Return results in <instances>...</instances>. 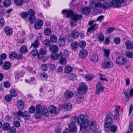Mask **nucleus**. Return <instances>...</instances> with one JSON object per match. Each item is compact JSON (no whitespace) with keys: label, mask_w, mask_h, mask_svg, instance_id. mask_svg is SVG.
I'll list each match as a JSON object with an SVG mask.
<instances>
[{"label":"nucleus","mask_w":133,"mask_h":133,"mask_svg":"<svg viewBox=\"0 0 133 133\" xmlns=\"http://www.w3.org/2000/svg\"><path fill=\"white\" fill-rule=\"evenodd\" d=\"M63 14L66 13L67 17H70L72 20L76 21L80 20L82 18L83 16L81 14H75L72 11L63 10L62 11Z\"/></svg>","instance_id":"obj_1"},{"label":"nucleus","mask_w":133,"mask_h":133,"mask_svg":"<svg viewBox=\"0 0 133 133\" xmlns=\"http://www.w3.org/2000/svg\"><path fill=\"white\" fill-rule=\"evenodd\" d=\"M98 38L99 41L102 42L104 41V36L103 35L102 33H99L98 34Z\"/></svg>","instance_id":"obj_52"},{"label":"nucleus","mask_w":133,"mask_h":133,"mask_svg":"<svg viewBox=\"0 0 133 133\" xmlns=\"http://www.w3.org/2000/svg\"><path fill=\"white\" fill-rule=\"evenodd\" d=\"M101 82H98L97 83L96 85V93L97 94H99L103 91L104 89V88L102 86H101Z\"/></svg>","instance_id":"obj_16"},{"label":"nucleus","mask_w":133,"mask_h":133,"mask_svg":"<svg viewBox=\"0 0 133 133\" xmlns=\"http://www.w3.org/2000/svg\"><path fill=\"white\" fill-rule=\"evenodd\" d=\"M3 4L4 7H8L11 5V1L10 0H5L3 2Z\"/></svg>","instance_id":"obj_36"},{"label":"nucleus","mask_w":133,"mask_h":133,"mask_svg":"<svg viewBox=\"0 0 133 133\" xmlns=\"http://www.w3.org/2000/svg\"><path fill=\"white\" fill-rule=\"evenodd\" d=\"M5 22L4 19L2 18H0V27L4 26Z\"/></svg>","instance_id":"obj_63"},{"label":"nucleus","mask_w":133,"mask_h":133,"mask_svg":"<svg viewBox=\"0 0 133 133\" xmlns=\"http://www.w3.org/2000/svg\"><path fill=\"white\" fill-rule=\"evenodd\" d=\"M101 66L104 69L111 68L113 67V64L110 59H105Z\"/></svg>","instance_id":"obj_6"},{"label":"nucleus","mask_w":133,"mask_h":133,"mask_svg":"<svg viewBox=\"0 0 133 133\" xmlns=\"http://www.w3.org/2000/svg\"><path fill=\"white\" fill-rule=\"evenodd\" d=\"M104 54L103 56L105 57V59H109V54H110V50L106 49L103 50Z\"/></svg>","instance_id":"obj_30"},{"label":"nucleus","mask_w":133,"mask_h":133,"mask_svg":"<svg viewBox=\"0 0 133 133\" xmlns=\"http://www.w3.org/2000/svg\"><path fill=\"white\" fill-rule=\"evenodd\" d=\"M78 45L80 48H83L86 46V42L84 41H81L80 42Z\"/></svg>","instance_id":"obj_53"},{"label":"nucleus","mask_w":133,"mask_h":133,"mask_svg":"<svg viewBox=\"0 0 133 133\" xmlns=\"http://www.w3.org/2000/svg\"><path fill=\"white\" fill-rule=\"evenodd\" d=\"M36 19L35 16H30L29 17V20L30 24H32Z\"/></svg>","instance_id":"obj_46"},{"label":"nucleus","mask_w":133,"mask_h":133,"mask_svg":"<svg viewBox=\"0 0 133 133\" xmlns=\"http://www.w3.org/2000/svg\"><path fill=\"white\" fill-rule=\"evenodd\" d=\"M73 95V92L69 90L65 91L64 93V96L66 99L70 98L72 97Z\"/></svg>","instance_id":"obj_14"},{"label":"nucleus","mask_w":133,"mask_h":133,"mask_svg":"<svg viewBox=\"0 0 133 133\" xmlns=\"http://www.w3.org/2000/svg\"><path fill=\"white\" fill-rule=\"evenodd\" d=\"M11 63L9 62H6L2 66V68L5 70H8L10 68Z\"/></svg>","instance_id":"obj_26"},{"label":"nucleus","mask_w":133,"mask_h":133,"mask_svg":"<svg viewBox=\"0 0 133 133\" xmlns=\"http://www.w3.org/2000/svg\"><path fill=\"white\" fill-rule=\"evenodd\" d=\"M71 46L72 49L73 50H75L78 47L79 45L77 42H73L71 43Z\"/></svg>","instance_id":"obj_35"},{"label":"nucleus","mask_w":133,"mask_h":133,"mask_svg":"<svg viewBox=\"0 0 133 133\" xmlns=\"http://www.w3.org/2000/svg\"><path fill=\"white\" fill-rule=\"evenodd\" d=\"M56 108L54 105H51L49 108V111L50 113L55 114H57L58 113V111L56 110Z\"/></svg>","instance_id":"obj_22"},{"label":"nucleus","mask_w":133,"mask_h":133,"mask_svg":"<svg viewBox=\"0 0 133 133\" xmlns=\"http://www.w3.org/2000/svg\"><path fill=\"white\" fill-rule=\"evenodd\" d=\"M17 56V53L14 51L11 52L9 55V58L12 59H14L16 58V57Z\"/></svg>","instance_id":"obj_40"},{"label":"nucleus","mask_w":133,"mask_h":133,"mask_svg":"<svg viewBox=\"0 0 133 133\" xmlns=\"http://www.w3.org/2000/svg\"><path fill=\"white\" fill-rule=\"evenodd\" d=\"M91 12V9L87 7L84 8L82 9V13L85 15L89 14Z\"/></svg>","instance_id":"obj_23"},{"label":"nucleus","mask_w":133,"mask_h":133,"mask_svg":"<svg viewBox=\"0 0 133 133\" xmlns=\"http://www.w3.org/2000/svg\"><path fill=\"white\" fill-rule=\"evenodd\" d=\"M125 45L127 48L128 49H130L133 48V43L130 41H127L125 42Z\"/></svg>","instance_id":"obj_33"},{"label":"nucleus","mask_w":133,"mask_h":133,"mask_svg":"<svg viewBox=\"0 0 133 133\" xmlns=\"http://www.w3.org/2000/svg\"><path fill=\"white\" fill-rule=\"evenodd\" d=\"M70 24L71 26L73 27L76 26L77 25V21L72 20L70 22Z\"/></svg>","instance_id":"obj_59"},{"label":"nucleus","mask_w":133,"mask_h":133,"mask_svg":"<svg viewBox=\"0 0 133 133\" xmlns=\"http://www.w3.org/2000/svg\"><path fill=\"white\" fill-rule=\"evenodd\" d=\"M89 123V121L87 119H85L84 121L80 124L79 125L80 126V130L83 132L85 133L87 131V129L88 128Z\"/></svg>","instance_id":"obj_5"},{"label":"nucleus","mask_w":133,"mask_h":133,"mask_svg":"<svg viewBox=\"0 0 133 133\" xmlns=\"http://www.w3.org/2000/svg\"><path fill=\"white\" fill-rule=\"evenodd\" d=\"M89 124V128L91 130H94L96 129L97 125L95 121H92Z\"/></svg>","instance_id":"obj_17"},{"label":"nucleus","mask_w":133,"mask_h":133,"mask_svg":"<svg viewBox=\"0 0 133 133\" xmlns=\"http://www.w3.org/2000/svg\"><path fill=\"white\" fill-rule=\"evenodd\" d=\"M76 74L74 73H71L68 76V79L69 80H74L76 77Z\"/></svg>","instance_id":"obj_43"},{"label":"nucleus","mask_w":133,"mask_h":133,"mask_svg":"<svg viewBox=\"0 0 133 133\" xmlns=\"http://www.w3.org/2000/svg\"><path fill=\"white\" fill-rule=\"evenodd\" d=\"M50 39L51 42L55 43L57 41V38L55 35H52L50 37Z\"/></svg>","instance_id":"obj_51"},{"label":"nucleus","mask_w":133,"mask_h":133,"mask_svg":"<svg viewBox=\"0 0 133 133\" xmlns=\"http://www.w3.org/2000/svg\"><path fill=\"white\" fill-rule=\"evenodd\" d=\"M28 15L30 16H35V12L33 10L30 9H29L28 11Z\"/></svg>","instance_id":"obj_50"},{"label":"nucleus","mask_w":133,"mask_h":133,"mask_svg":"<svg viewBox=\"0 0 133 133\" xmlns=\"http://www.w3.org/2000/svg\"><path fill=\"white\" fill-rule=\"evenodd\" d=\"M43 22L42 20L40 19H37L34 24V28L37 30L41 29L43 25Z\"/></svg>","instance_id":"obj_9"},{"label":"nucleus","mask_w":133,"mask_h":133,"mask_svg":"<svg viewBox=\"0 0 133 133\" xmlns=\"http://www.w3.org/2000/svg\"><path fill=\"white\" fill-rule=\"evenodd\" d=\"M48 78V75L46 73L44 72L42 73L40 75V78L43 81L46 80Z\"/></svg>","instance_id":"obj_38"},{"label":"nucleus","mask_w":133,"mask_h":133,"mask_svg":"<svg viewBox=\"0 0 133 133\" xmlns=\"http://www.w3.org/2000/svg\"><path fill=\"white\" fill-rule=\"evenodd\" d=\"M78 92L81 94H85L88 91V87L85 83H82L79 87L77 90Z\"/></svg>","instance_id":"obj_7"},{"label":"nucleus","mask_w":133,"mask_h":133,"mask_svg":"<svg viewBox=\"0 0 133 133\" xmlns=\"http://www.w3.org/2000/svg\"><path fill=\"white\" fill-rule=\"evenodd\" d=\"M112 115L111 113L109 114L105 117L104 125L105 128H108L111 125L112 123L111 117Z\"/></svg>","instance_id":"obj_4"},{"label":"nucleus","mask_w":133,"mask_h":133,"mask_svg":"<svg viewBox=\"0 0 133 133\" xmlns=\"http://www.w3.org/2000/svg\"><path fill=\"white\" fill-rule=\"evenodd\" d=\"M102 4L99 2L95 3L94 6L95 8H102Z\"/></svg>","instance_id":"obj_55"},{"label":"nucleus","mask_w":133,"mask_h":133,"mask_svg":"<svg viewBox=\"0 0 133 133\" xmlns=\"http://www.w3.org/2000/svg\"><path fill=\"white\" fill-rule=\"evenodd\" d=\"M20 51L22 53H26L27 51V47L25 45L22 46L20 48Z\"/></svg>","instance_id":"obj_42"},{"label":"nucleus","mask_w":133,"mask_h":133,"mask_svg":"<svg viewBox=\"0 0 133 133\" xmlns=\"http://www.w3.org/2000/svg\"><path fill=\"white\" fill-rule=\"evenodd\" d=\"M84 115L82 114L80 115L78 118L76 116H74L73 117L74 120H75V121H76V119H77V121L78 125L80 124L81 123L84 121Z\"/></svg>","instance_id":"obj_12"},{"label":"nucleus","mask_w":133,"mask_h":133,"mask_svg":"<svg viewBox=\"0 0 133 133\" xmlns=\"http://www.w3.org/2000/svg\"><path fill=\"white\" fill-rule=\"evenodd\" d=\"M65 43V38H60L57 41V44L60 46H63Z\"/></svg>","instance_id":"obj_27"},{"label":"nucleus","mask_w":133,"mask_h":133,"mask_svg":"<svg viewBox=\"0 0 133 133\" xmlns=\"http://www.w3.org/2000/svg\"><path fill=\"white\" fill-rule=\"evenodd\" d=\"M125 55L126 56L129 58H131L133 57V52L128 51L126 52Z\"/></svg>","instance_id":"obj_60"},{"label":"nucleus","mask_w":133,"mask_h":133,"mask_svg":"<svg viewBox=\"0 0 133 133\" xmlns=\"http://www.w3.org/2000/svg\"><path fill=\"white\" fill-rule=\"evenodd\" d=\"M21 15L22 18L24 19L28 16V15L27 12H23L21 13Z\"/></svg>","instance_id":"obj_64"},{"label":"nucleus","mask_w":133,"mask_h":133,"mask_svg":"<svg viewBox=\"0 0 133 133\" xmlns=\"http://www.w3.org/2000/svg\"><path fill=\"white\" fill-rule=\"evenodd\" d=\"M50 41L49 39H47L45 40L43 42V44L46 46H48L50 45Z\"/></svg>","instance_id":"obj_61"},{"label":"nucleus","mask_w":133,"mask_h":133,"mask_svg":"<svg viewBox=\"0 0 133 133\" xmlns=\"http://www.w3.org/2000/svg\"><path fill=\"white\" fill-rule=\"evenodd\" d=\"M14 4L18 6H21L23 5L24 3L23 0H14Z\"/></svg>","instance_id":"obj_34"},{"label":"nucleus","mask_w":133,"mask_h":133,"mask_svg":"<svg viewBox=\"0 0 133 133\" xmlns=\"http://www.w3.org/2000/svg\"><path fill=\"white\" fill-rule=\"evenodd\" d=\"M85 78L87 81H90L93 79V76L92 75H85Z\"/></svg>","instance_id":"obj_48"},{"label":"nucleus","mask_w":133,"mask_h":133,"mask_svg":"<svg viewBox=\"0 0 133 133\" xmlns=\"http://www.w3.org/2000/svg\"><path fill=\"white\" fill-rule=\"evenodd\" d=\"M72 70V67L70 66H68L66 67L65 71L66 73H68L71 72Z\"/></svg>","instance_id":"obj_49"},{"label":"nucleus","mask_w":133,"mask_h":133,"mask_svg":"<svg viewBox=\"0 0 133 133\" xmlns=\"http://www.w3.org/2000/svg\"><path fill=\"white\" fill-rule=\"evenodd\" d=\"M42 113L44 116L46 117H48L49 115L48 111V109L45 108L42 109Z\"/></svg>","instance_id":"obj_37"},{"label":"nucleus","mask_w":133,"mask_h":133,"mask_svg":"<svg viewBox=\"0 0 133 133\" xmlns=\"http://www.w3.org/2000/svg\"><path fill=\"white\" fill-rule=\"evenodd\" d=\"M76 100L78 103H79L83 102L84 99L83 96L81 94L79 95H76Z\"/></svg>","instance_id":"obj_28"},{"label":"nucleus","mask_w":133,"mask_h":133,"mask_svg":"<svg viewBox=\"0 0 133 133\" xmlns=\"http://www.w3.org/2000/svg\"><path fill=\"white\" fill-rule=\"evenodd\" d=\"M45 34L47 36H50L51 34V31L49 29L46 28L44 31Z\"/></svg>","instance_id":"obj_45"},{"label":"nucleus","mask_w":133,"mask_h":133,"mask_svg":"<svg viewBox=\"0 0 133 133\" xmlns=\"http://www.w3.org/2000/svg\"><path fill=\"white\" fill-rule=\"evenodd\" d=\"M4 16V10L3 6L0 5V17H2Z\"/></svg>","instance_id":"obj_44"},{"label":"nucleus","mask_w":133,"mask_h":133,"mask_svg":"<svg viewBox=\"0 0 133 133\" xmlns=\"http://www.w3.org/2000/svg\"><path fill=\"white\" fill-rule=\"evenodd\" d=\"M116 61L117 64L121 65H124L127 62L126 58L125 57L122 56L118 57L116 59Z\"/></svg>","instance_id":"obj_10"},{"label":"nucleus","mask_w":133,"mask_h":133,"mask_svg":"<svg viewBox=\"0 0 133 133\" xmlns=\"http://www.w3.org/2000/svg\"><path fill=\"white\" fill-rule=\"evenodd\" d=\"M19 116H21L25 120H29L30 117V115L28 111H25L24 112L19 110L18 111L16 115H15L16 118L17 119L20 120Z\"/></svg>","instance_id":"obj_2"},{"label":"nucleus","mask_w":133,"mask_h":133,"mask_svg":"<svg viewBox=\"0 0 133 133\" xmlns=\"http://www.w3.org/2000/svg\"><path fill=\"white\" fill-rule=\"evenodd\" d=\"M39 46V43L37 40H36L34 41L33 43L31 44L30 48L33 47L36 49Z\"/></svg>","instance_id":"obj_41"},{"label":"nucleus","mask_w":133,"mask_h":133,"mask_svg":"<svg viewBox=\"0 0 133 133\" xmlns=\"http://www.w3.org/2000/svg\"><path fill=\"white\" fill-rule=\"evenodd\" d=\"M69 130L73 133H76L77 131V128L74 122H72L69 124Z\"/></svg>","instance_id":"obj_11"},{"label":"nucleus","mask_w":133,"mask_h":133,"mask_svg":"<svg viewBox=\"0 0 133 133\" xmlns=\"http://www.w3.org/2000/svg\"><path fill=\"white\" fill-rule=\"evenodd\" d=\"M63 56V54L61 52H60L59 54L57 55L55 53L51 54L50 55V57L51 59L53 60H55L57 59L58 58H60L61 57Z\"/></svg>","instance_id":"obj_15"},{"label":"nucleus","mask_w":133,"mask_h":133,"mask_svg":"<svg viewBox=\"0 0 133 133\" xmlns=\"http://www.w3.org/2000/svg\"><path fill=\"white\" fill-rule=\"evenodd\" d=\"M94 20H90L88 23V25L90 27L88 28L87 30L88 32L91 33L96 30L98 27V25L97 24H93L94 22Z\"/></svg>","instance_id":"obj_3"},{"label":"nucleus","mask_w":133,"mask_h":133,"mask_svg":"<svg viewBox=\"0 0 133 133\" xmlns=\"http://www.w3.org/2000/svg\"><path fill=\"white\" fill-rule=\"evenodd\" d=\"M36 112H41L42 107L41 105H37L36 106Z\"/></svg>","instance_id":"obj_62"},{"label":"nucleus","mask_w":133,"mask_h":133,"mask_svg":"<svg viewBox=\"0 0 133 133\" xmlns=\"http://www.w3.org/2000/svg\"><path fill=\"white\" fill-rule=\"evenodd\" d=\"M62 57H60L61 59L59 61V63L61 64L64 65L66 64L67 60L66 58H63Z\"/></svg>","instance_id":"obj_47"},{"label":"nucleus","mask_w":133,"mask_h":133,"mask_svg":"<svg viewBox=\"0 0 133 133\" xmlns=\"http://www.w3.org/2000/svg\"><path fill=\"white\" fill-rule=\"evenodd\" d=\"M10 125L9 123H6L3 125L2 128L4 130L7 131L10 130Z\"/></svg>","instance_id":"obj_32"},{"label":"nucleus","mask_w":133,"mask_h":133,"mask_svg":"<svg viewBox=\"0 0 133 133\" xmlns=\"http://www.w3.org/2000/svg\"><path fill=\"white\" fill-rule=\"evenodd\" d=\"M79 34V32L77 31L74 30L72 32L71 36L72 38H76L78 36Z\"/></svg>","instance_id":"obj_39"},{"label":"nucleus","mask_w":133,"mask_h":133,"mask_svg":"<svg viewBox=\"0 0 133 133\" xmlns=\"http://www.w3.org/2000/svg\"><path fill=\"white\" fill-rule=\"evenodd\" d=\"M63 108L66 111H70L72 109V106L70 103H67L64 105Z\"/></svg>","instance_id":"obj_25"},{"label":"nucleus","mask_w":133,"mask_h":133,"mask_svg":"<svg viewBox=\"0 0 133 133\" xmlns=\"http://www.w3.org/2000/svg\"><path fill=\"white\" fill-rule=\"evenodd\" d=\"M17 107L18 109L22 110L24 108V104L22 100L18 101L17 102Z\"/></svg>","instance_id":"obj_24"},{"label":"nucleus","mask_w":133,"mask_h":133,"mask_svg":"<svg viewBox=\"0 0 133 133\" xmlns=\"http://www.w3.org/2000/svg\"><path fill=\"white\" fill-rule=\"evenodd\" d=\"M91 61L94 63H96L98 61V57L96 54H93L90 58Z\"/></svg>","instance_id":"obj_31"},{"label":"nucleus","mask_w":133,"mask_h":133,"mask_svg":"<svg viewBox=\"0 0 133 133\" xmlns=\"http://www.w3.org/2000/svg\"><path fill=\"white\" fill-rule=\"evenodd\" d=\"M39 54H38L37 55V56L39 59H41L43 57V56L41 57L40 55L42 56L46 55L47 53V51L44 48H41L40 49L39 51Z\"/></svg>","instance_id":"obj_18"},{"label":"nucleus","mask_w":133,"mask_h":133,"mask_svg":"<svg viewBox=\"0 0 133 133\" xmlns=\"http://www.w3.org/2000/svg\"><path fill=\"white\" fill-rule=\"evenodd\" d=\"M88 52L87 50L83 49L81 50L79 54V56L80 58H84L88 55Z\"/></svg>","instance_id":"obj_20"},{"label":"nucleus","mask_w":133,"mask_h":133,"mask_svg":"<svg viewBox=\"0 0 133 133\" xmlns=\"http://www.w3.org/2000/svg\"><path fill=\"white\" fill-rule=\"evenodd\" d=\"M49 50L53 53H55L58 52L59 50L57 46L56 45H50L49 48Z\"/></svg>","instance_id":"obj_19"},{"label":"nucleus","mask_w":133,"mask_h":133,"mask_svg":"<svg viewBox=\"0 0 133 133\" xmlns=\"http://www.w3.org/2000/svg\"><path fill=\"white\" fill-rule=\"evenodd\" d=\"M110 129L112 132H114L117 131V127L115 125H112L110 127Z\"/></svg>","instance_id":"obj_57"},{"label":"nucleus","mask_w":133,"mask_h":133,"mask_svg":"<svg viewBox=\"0 0 133 133\" xmlns=\"http://www.w3.org/2000/svg\"><path fill=\"white\" fill-rule=\"evenodd\" d=\"M10 94L11 96L13 97H16L17 95L16 91L14 89L11 90L10 91Z\"/></svg>","instance_id":"obj_54"},{"label":"nucleus","mask_w":133,"mask_h":133,"mask_svg":"<svg viewBox=\"0 0 133 133\" xmlns=\"http://www.w3.org/2000/svg\"><path fill=\"white\" fill-rule=\"evenodd\" d=\"M127 0H112L111 3L112 6L116 8H119L121 4L125 3Z\"/></svg>","instance_id":"obj_8"},{"label":"nucleus","mask_w":133,"mask_h":133,"mask_svg":"<svg viewBox=\"0 0 133 133\" xmlns=\"http://www.w3.org/2000/svg\"><path fill=\"white\" fill-rule=\"evenodd\" d=\"M112 5L111 3H110L107 2H105L102 4V8L104 9L108 8L111 7Z\"/></svg>","instance_id":"obj_29"},{"label":"nucleus","mask_w":133,"mask_h":133,"mask_svg":"<svg viewBox=\"0 0 133 133\" xmlns=\"http://www.w3.org/2000/svg\"><path fill=\"white\" fill-rule=\"evenodd\" d=\"M4 29L5 33L8 35H10L13 33L12 29L9 26L5 27Z\"/></svg>","instance_id":"obj_21"},{"label":"nucleus","mask_w":133,"mask_h":133,"mask_svg":"<svg viewBox=\"0 0 133 133\" xmlns=\"http://www.w3.org/2000/svg\"><path fill=\"white\" fill-rule=\"evenodd\" d=\"M24 72L22 70H20L19 71H17L15 72V77L17 81H18L20 78L24 76Z\"/></svg>","instance_id":"obj_13"},{"label":"nucleus","mask_w":133,"mask_h":133,"mask_svg":"<svg viewBox=\"0 0 133 133\" xmlns=\"http://www.w3.org/2000/svg\"><path fill=\"white\" fill-rule=\"evenodd\" d=\"M38 51L36 49H34L30 52V54L32 56H35L38 53Z\"/></svg>","instance_id":"obj_56"},{"label":"nucleus","mask_w":133,"mask_h":133,"mask_svg":"<svg viewBox=\"0 0 133 133\" xmlns=\"http://www.w3.org/2000/svg\"><path fill=\"white\" fill-rule=\"evenodd\" d=\"M42 114L41 112H36L35 113V115L36 119H39L41 117Z\"/></svg>","instance_id":"obj_58"}]
</instances>
